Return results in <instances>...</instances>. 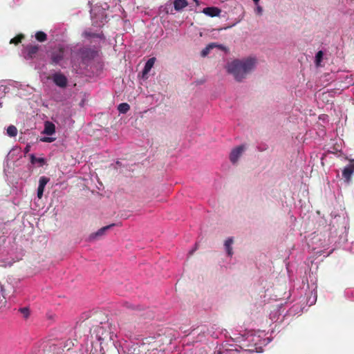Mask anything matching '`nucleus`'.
Instances as JSON below:
<instances>
[{
	"mask_svg": "<svg viewBox=\"0 0 354 354\" xmlns=\"http://www.w3.org/2000/svg\"><path fill=\"white\" fill-rule=\"evenodd\" d=\"M317 277L315 273L308 269L302 279L297 280L285 292L284 297L287 299L284 303H279L270 313V319L274 323H282L286 317L299 314L306 306L314 305L317 299Z\"/></svg>",
	"mask_w": 354,
	"mask_h": 354,
	"instance_id": "1",
	"label": "nucleus"
},
{
	"mask_svg": "<svg viewBox=\"0 0 354 354\" xmlns=\"http://www.w3.org/2000/svg\"><path fill=\"white\" fill-rule=\"evenodd\" d=\"M333 220L330 225V232L328 234V239L325 234H317L312 239L313 249L317 254L328 256L335 250L341 248L347 241L346 227L348 221L345 214L342 215L331 213Z\"/></svg>",
	"mask_w": 354,
	"mask_h": 354,
	"instance_id": "2",
	"label": "nucleus"
},
{
	"mask_svg": "<svg viewBox=\"0 0 354 354\" xmlns=\"http://www.w3.org/2000/svg\"><path fill=\"white\" fill-rule=\"evenodd\" d=\"M264 330H232L229 339L225 341V345L233 347L230 350L240 351L241 350L263 352V346L268 345L272 339L271 336H267Z\"/></svg>",
	"mask_w": 354,
	"mask_h": 354,
	"instance_id": "3",
	"label": "nucleus"
},
{
	"mask_svg": "<svg viewBox=\"0 0 354 354\" xmlns=\"http://www.w3.org/2000/svg\"><path fill=\"white\" fill-rule=\"evenodd\" d=\"M99 49L90 45L77 44L70 46V60L72 66L80 73L97 75L102 65L96 62Z\"/></svg>",
	"mask_w": 354,
	"mask_h": 354,
	"instance_id": "4",
	"label": "nucleus"
},
{
	"mask_svg": "<svg viewBox=\"0 0 354 354\" xmlns=\"http://www.w3.org/2000/svg\"><path fill=\"white\" fill-rule=\"evenodd\" d=\"M256 63V59L252 57L236 59L227 63L226 70L236 82H241L255 68Z\"/></svg>",
	"mask_w": 354,
	"mask_h": 354,
	"instance_id": "5",
	"label": "nucleus"
},
{
	"mask_svg": "<svg viewBox=\"0 0 354 354\" xmlns=\"http://www.w3.org/2000/svg\"><path fill=\"white\" fill-rule=\"evenodd\" d=\"M68 55H70V47L62 46L51 51L48 56L50 62L54 66H62L63 62L67 59Z\"/></svg>",
	"mask_w": 354,
	"mask_h": 354,
	"instance_id": "6",
	"label": "nucleus"
},
{
	"mask_svg": "<svg viewBox=\"0 0 354 354\" xmlns=\"http://www.w3.org/2000/svg\"><path fill=\"white\" fill-rule=\"evenodd\" d=\"M90 14L93 24L95 26H102L108 21L106 8L95 6L91 8Z\"/></svg>",
	"mask_w": 354,
	"mask_h": 354,
	"instance_id": "7",
	"label": "nucleus"
},
{
	"mask_svg": "<svg viewBox=\"0 0 354 354\" xmlns=\"http://www.w3.org/2000/svg\"><path fill=\"white\" fill-rule=\"evenodd\" d=\"M246 149V144H241L232 149L229 156L230 162L236 165Z\"/></svg>",
	"mask_w": 354,
	"mask_h": 354,
	"instance_id": "8",
	"label": "nucleus"
},
{
	"mask_svg": "<svg viewBox=\"0 0 354 354\" xmlns=\"http://www.w3.org/2000/svg\"><path fill=\"white\" fill-rule=\"evenodd\" d=\"M39 49V45H27L24 47L21 51V55L26 60H32L34 59Z\"/></svg>",
	"mask_w": 354,
	"mask_h": 354,
	"instance_id": "9",
	"label": "nucleus"
},
{
	"mask_svg": "<svg viewBox=\"0 0 354 354\" xmlns=\"http://www.w3.org/2000/svg\"><path fill=\"white\" fill-rule=\"evenodd\" d=\"M53 83L59 88H66L68 85V78L61 72H56L52 75Z\"/></svg>",
	"mask_w": 354,
	"mask_h": 354,
	"instance_id": "10",
	"label": "nucleus"
},
{
	"mask_svg": "<svg viewBox=\"0 0 354 354\" xmlns=\"http://www.w3.org/2000/svg\"><path fill=\"white\" fill-rule=\"evenodd\" d=\"M214 48H218L221 50L225 51V52H226L227 50V48L222 44H217L216 43H210V44H207L205 46V48H204L201 50V57H206L210 53V51L212 49H214Z\"/></svg>",
	"mask_w": 354,
	"mask_h": 354,
	"instance_id": "11",
	"label": "nucleus"
},
{
	"mask_svg": "<svg viewBox=\"0 0 354 354\" xmlns=\"http://www.w3.org/2000/svg\"><path fill=\"white\" fill-rule=\"evenodd\" d=\"M156 62V57H153L149 58L145 64L144 68L141 72V77L143 80L148 78V74L153 68Z\"/></svg>",
	"mask_w": 354,
	"mask_h": 354,
	"instance_id": "12",
	"label": "nucleus"
},
{
	"mask_svg": "<svg viewBox=\"0 0 354 354\" xmlns=\"http://www.w3.org/2000/svg\"><path fill=\"white\" fill-rule=\"evenodd\" d=\"M115 224L112 223L106 226H104L99 229L95 232H93L91 234L88 238L89 241H94L95 239H97L99 237L102 236L108 230L111 228L112 227L115 226Z\"/></svg>",
	"mask_w": 354,
	"mask_h": 354,
	"instance_id": "13",
	"label": "nucleus"
},
{
	"mask_svg": "<svg viewBox=\"0 0 354 354\" xmlns=\"http://www.w3.org/2000/svg\"><path fill=\"white\" fill-rule=\"evenodd\" d=\"M49 178L46 176H41L39 180V185L37 189V196L38 198H41L44 195V192L46 184L49 182Z\"/></svg>",
	"mask_w": 354,
	"mask_h": 354,
	"instance_id": "14",
	"label": "nucleus"
},
{
	"mask_svg": "<svg viewBox=\"0 0 354 354\" xmlns=\"http://www.w3.org/2000/svg\"><path fill=\"white\" fill-rule=\"evenodd\" d=\"M354 172V159L351 160L349 163L344 167L342 170V176L348 181Z\"/></svg>",
	"mask_w": 354,
	"mask_h": 354,
	"instance_id": "15",
	"label": "nucleus"
},
{
	"mask_svg": "<svg viewBox=\"0 0 354 354\" xmlns=\"http://www.w3.org/2000/svg\"><path fill=\"white\" fill-rule=\"evenodd\" d=\"M56 132V127L54 123L50 121L44 122V128L41 131V134L46 136H53Z\"/></svg>",
	"mask_w": 354,
	"mask_h": 354,
	"instance_id": "16",
	"label": "nucleus"
},
{
	"mask_svg": "<svg viewBox=\"0 0 354 354\" xmlns=\"http://www.w3.org/2000/svg\"><path fill=\"white\" fill-rule=\"evenodd\" d=\"M234 243V239L233 237L230 236V237H228L224 242V250L226 253V255L227 257L231 258L233 254H234V252H233V248H232V245Z\"/></svg>",
	"mask_w": 354,
	"mask_h": 354,
	"instance_id": "17",
	"label": "nucleus"
},
{
	"mask_svg": "<svg viewBox=\"0 0 354 354\" xmlns=\"http://www.w3.org/2000/svg\"><path fill=\"white\" fill-rule=\"evenodd\" d=\"M30 162L32 165L41 167L46 164V159L44 157H37L34 153L30 154Z\"/></svg>",
	"mask_w": 354,
	"mask_h": 354,
	"instance_id": "18",
	"label": "nucleus"
},
{
	"mask_svg": "<svg viewBox=\"0 0 354 354\" xmlns=\"http://www.w3.org/2000/svg\"><path fill=\"white\" fill-rule=\"evenodd\" d=\"M203 13L205 15L214 17H217L221 13V10L217 7L210 6L203 8Z\"/></svg>",
	"mask_w": 354,
	"mask_h": 354,
	"instance_id": "19",
	"label": "nucleus"
},
{
	"mask_svg": "<svg viewBox=\"0 0 354 354\" xmlns=\"http://www.w3.org/2000/svg\"><path fill=\"white\" fill-rule=\"evenodd\" d=\"M83 36L86 39L99 38L102 40L105 39V37H104L103 33H95V32H92L89 30H85L83 32Z\"/></svg>",
	"mask_w": 354,
	"mask_h": 354,
	"instance_id": "20",
	"label": "nucleus"
},
{
	"mask_svg": "<svg viewBox=\"0 0 354 354\" xmlns=\"http://www.w3.org/2000/svg\"><path fill=\"white\" fill-rule=\"evenodd\" d=\"M188 5V2L187 0H174V8L176 11L179 12L181 11L183 8L187 7Z\"/></svg>",
	"mask_w": 354,
	"mask_h": 354,
	"instance_id": "21",
	"label": "nucleus"
},
{
	"mask_svg": "<svg viewBox=\"0 0 354 354\" xmlns=\"http://www.w3.org/2000/svg\"><path fill=\"white\" fill-rule=\"evenodd\" d=\"M10 88V86L8 84V80L0 84V97H3L6 93H9Z\"/></svg>",
	"mask_w": 354,
	"mask_h": 354,
	"instance_id": "22",
	"label": "nucleus"
},
{
	"mask_svg": "<svg viewBox=\"0 0 354 354\" xmlns=\"http://www.w3.org/2000/svg\"><path fill=\"white\" fill-rule=\"evenodd\" d=\"M195 330H197V332L198 333V334H201V333H205L206 332V327L205 326H198V327L196 328H192V329H189L188 330H185L183 331V333L187 335V333L188 332V335L189 334H191L193 332H194Z\"/></svg>",
	"mask_w": 354,
	"mask_h": 354,
	"instance_id": "23",
	"label": "nucleus"
},
{
	"mask_svg": "<svg viewBox=\"0 0 354 354\" xmlns=\"http://www.w3.org/2000/svg\"><path fill=\"white\" fill-rule=\"evenodd\" d=\"M130 109V106L126 102L119 104L118 106V111L120 113L125 114Z\"/></svg>",
	"mask_w": 354,
	"mask_h": 354,
	"instance_id": "24",
	"label": "nucleus"
},
{
	"mask_svg": "<svg viewBox=\"0 0 354 354\" xmlns=\"http://www.w3.org/2000/svg\"><path fill=\"white\" fill-rule=\"evenodd\" d=\"M324 52L322 50H319L316 53L315 56V64L316 66H319L322 62L324 59Z\"/></svg>",
	"mask_w": 354,
	"mask_h": 354,
	"instance_id": "25",
	"label": "nucleus"
},
{
	"mask_svg": "<svg viewBox=\"0 0 354 354\" xmlns=\"http://www.w3.org/2000/svg\"><path fill=\"white\" fill-rule=\"evenodd\" d=\"M6 134L10 137H15L17 135V129L14 125H10L6 129Z\"/></svg>",
	"mask_w": 354,
	"mask_h": 354,
	"instance_id": "26",
	"label": "nucleus"
},
{
	"mask_svg": "<svg viewBox=\"0 0 354 354\" xmlns=\"http://www.w3.org/2000/svg\"><path fill=\"white\" fill-rule=\"evenodd\" d=\"M15 262L14 259H0V266L1 267H10Z\"/></svg>",
	"mask_w": 354,
	"mask_h": 354,
	"instance_id": "27",
	"label": "nucleus"
},
{
	"mask_svg": "<svg viewBox=\"0 0 354 354\" xmlns=\"http://www.w3.org/2000/svg\"><path fill=\"white\" fill-rule=\"evenodd\" d=\"M35 38L39 42H44L47 39V35L43 31H38L35 33Z\"/></svg>",
	"mask_w": 354,
	"mask_h": 354,
	"instance_id": "28",
	"label": "nucleus"
},
{
	"mask_svg": "<svg viewBox=\"0 0 354 354\" xmlns=\"http://www.w3.org/2000/svg\"><path fill=\"white\" fill-rule=\"evenodd\" d=\"M19 312L22 315L23 317L27 319L30 316V308L28 306L19 308Z\"/></svg>",
	"mask_w": 354,
	"mask_h": 354,
	"instance_id": "29",
	"label": "nucleus"
},
{
	"mask_svg": "<svg viewBox=\"0 0 354 354\" xmlns=\"http://www.w3.org/2000/svg\"><path fill=\"white\" fill-rule=\"evenodd\" d=\"M344 297L349 299H354V290L352 288H346L344 290Z\"/></svg>",
	"mask_w": 354,
	"mask_h": 354,
	"instance_id": "30",
	"label": "nucleus"
},
{
	"mask_svg": "<svg viewBox=\"0 0 354 354\" xmlns=\"http://www.w3.org/2000/svg\"><path fill=\"white\" fill-rule=\"evenodd\" d=\"M8 84L10 85V86L15 87L20 89H22L24 86L21 82L11 80H8Z\"/></svg>",
	"mask_w": 354,
	"mask_h": 354,
	"instance_id": "31",
	"label": "nucleus"
},
{
	"mask_svg": "<svg viewBox=\"0 0 354 354\" xmlns=\"http://www.w3.org/2000/svg\"><path fill=\"white\" fill-rule=\"evenodd\" d=\"M41 142H52L55 140V138L52 137V136H41L39 139Z\"/></svg>",
	"mask_w": 354,
	"mask_h": 354,
	"instance_id": "32",
	"label": "nucleus"
},
{
	"mask_svg": "<svg viewBox=\"0 0 354 354\" xmlns=\"http://www.w3.org/2000/svg\"><path fill=\"white\" fill-rule=\"evenodd\" d=\"M23 38H24V36L22 35H19L12 38L10 40V44H18L19 43H20L21 41V39Z\"/></svg>",
	"mask_w": 354,
	"mask_h": 354,
	"instance_id": "33",
	"label": "nucleus"
},
{
	"mask_svg": "<svg viewBox=\"0 0 354 354\" xmlns=\"http://www.w3.org/2000/svg\"><path fill=\"white\" fill-rule=\"evenodd\" d=\"M256 9H255V12L257 15H261L263 12V8L261 6H259V4L258 5H256Z\"/></svg>",
	"mask_w": 354,
	"mask_h": 354,
	"instance_id": "34",
	"label": "nucleus"
},
{
	"mask_svg": "<svg viewBox=\"0 0 354 354\" xmlns=\"http://www.w3.org/2000/svg\"><path fill=\"white\" fill-rule=\"evenodd\" d=\"M30 148H31V146L29 144L26 145V146L24 148V153H28L30 150Z\"/></svg>",
	"mask_w": 354,
	"mask_h": 354,
	"instance_id": "35",
	"label": "nucleus"
},
{
	"mask_svg": "<svg viewBox=\"0 0 354 354\" xmlns=\"http://www.w3.org/2000/svg\"><path fill=\"white\" fill-rule=\"evenodd\" d=\"M14 5H19L21 3V0H12Z\"/></svg>",
	"mask_w": 354,
	"mask_h": 354,
	"instance_id": "36",
	"label": "nucleus"
},
{
	"mask_svg": "<svg viewBox=\"0 0 354 354\" xmlns=\"http://www.w3.org/2000/svg\"><path fill=\"white\" fill-rule=\"evenodd\" d=\"M97 342H100L101 344L103 341V338L99 335H97Z\"/></svg>",
	"mask_w": 354,
	"mask_h": 354,
	"instance_id": "37",
	"label": "nucleus"
},
{
	"mask_svg": "<svg viewBox=\"0 0 354 354\" xmlns=\"http://www.w3.org/2000/svg\"><path fill=\"white\" fill-rule=\"evenodd\" d=\"M197 249V247L196 246L194 249L189 250V255L191 256L193 254V253L195 252V250Z\"/></svg>",
	"mask_w": 354,
	"mask_h": 354,
	"instance_id": "38",
	"label": "nucleus"
},
{
	"mask_svg": "<svg viewBox=\"0 0 354 354\" xmlns=\"http://www.w3.org/2000/svg\"><path fill=\"white\" fill-rule=\"evenodd\" d=\"M4 173H5V175L6 176V177H7V181H8L9 183H12V182H10V180L8 179V171H7V170H6V169H4Z\"/></svg>",
	"mask_w": 354,
	"mask_h": 354,
	"instance_id": "39",
	"label": "nucleus"
},
{
	"mask_svg": "<svg viewBox=\"0 0 354 354\" xmlns=\"http://www.w3.org/2000/svg\"><path fill=\"white\" fill-rule=\"evenodd\" d=\"M221 333H223L224 336L227 338L228 332L226 330H222Z\"/></svg>",
	"mask_w": 354,
	"mask_h": 354,
	"instance_id": "40",
	"label": "nucleus"
},
{
	"mask_svg": "<svg viewBox=\"0 0 354 354\" xmlns=\"http://www.w3.org/2000/svg\"><path fill=\"white\" fill-rule=\"evenodd\" d=\"M259 1H260V0H252V1L254 2V3L255 5H258V4H259Z\"/></svg>",
	"mask_w": 354,
	"mask_h": 354,
	"instance_id": "41",
	"label": "nucleus"
},
{
	"mask_svg": "<svg viewBox=\"0 0 354 354\" xmlns=\"http://www.w3.org/2000/svg\"><path fill=\"white\" fill-rule=\"evenodd\" d=\"M212 335L214 337H215V338H217V337H218V335H217V334H216V333H215V332H214V333L212 334Z\"/></svg>",
	"mask_w": 354,
	"mask_h": 354,
	"instance_id": "42",
	"label": "nucleus"
},
{
	"mask_svg": "<svg viewBox=\"0 0 354 354\" xmlns=\"http://www.w3.org/2000/svg\"><path fill=\"white\" fill-rule=\"evenodd\" d=\"M167 6H171V3H167L166 4V8H167Z\"/></svg>",
	"mask_w": 354,
	"mask_h": 354,
	"instance_id": "43",
	"label": "nucleus"
},
{
	"mask_svg": "<svg viewBox=\"0 0 354 354\" xmlns=\"http://www.w3.org/2000/svg\"><path fill=\"white\" fill-rule=\"evenodd\" d=\"M194 1H195L196 3V4H198V0H193Z\"/></svg>",
	"mask_w": 354,
	"mask_h": 354,
	"instance_id": "44",
	"label": "nucleus"
},
{
	"mask_svg": "<svg viewBox=\"0 0 354 354\" xmlns=\"http://www.w3.org/2000/svg\"><path fill=\"white\" fill-rule=\"evenodd\" d=\"M116 164H117L118 165H120V162L119 161H117V162H116Z\"/></svg>",
	"mask_w": 354,
	"mask_h": 354,
	"instance_id": "45",
	"label": "nucleus"
},
{
	"mask_svg": "<svg viewBox=\"0 0 354 354\" xmlns=\"http://www.w3.org/2000/svg\"><path fill=\"white\" fill-rule=\"evenodd\" d=\"M0 107H2V102L0 101Z\"/></svg>",
	"mask_w": 354,
	"mask_h": 354,
	"instance_id": "46",
	"label": "nucleus"
},
{
	"mask_svg": "<svg viewBox=\"0 0 354 354\" xmlns=\"http://www.w3.org/2000/svg\"><path fill=\"white\" fill-rule=\"evenodd\" d=\"M66 342H69V343H71L73 342L71 340H68Z\"/></svg>",
	"mask_w": 354,
	"mask_h": 354,
	"instance_id": "47",
	"label": "nucleus"
}]
</instances>
